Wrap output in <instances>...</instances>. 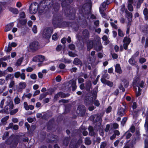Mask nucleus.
Instances as JSON below:
<instances>
[{
  "label": "nucleus",
  "mask_w": 148,
  "mask_h": 148,
  "mask_svg": "<svg viewBox=\"0 0 148 148\" xmlns=\"http://www.w3.org/2000/svg\"><path fill=\"white\" fill-rule=\"evenodd\" d=\"M90 120L93 122L97 123V125H95V127L97 126L99 127L101 125L102 119L101 116L99 114H95L91 116L90 117Z\"/></svg>",
  "instance_id": "20e7f679"
},
{
  "label": "nucleus",
  "mask_w": 148,
  "mask_h": 148,
  "mask_svg": "<svg viewBox=\"0 0 148 148\" xmlns=\"http://www.w3.org/2000/svg\"><path fill=\"white\" fill-rule=\"evenodd\" d=\"M68 54L70 56L72 57H74L77 56L76 54L72 51H69Z\"/></svg>",
  "instance_id": "603ef678"
},
{
  "label": "nucleus",
  "mask_w": 148,
  "mask_h": 148,
  "mask_svg": "<svg viewBox=\"0 0 148 148\" xmlns=\"http://www.w3.org/2000/svg\"><path fill=\"white\" fill-rule=\"evenodd\" d=\"M74 24H75V23L73 22L63 21L61 23V26L63 27H74V26L73 25Z\"/></svg>",
  "instance_id": "ddd939ff"
},
{
  "label": "nucleus",
  "mask_w": 148,
  "mask_h": 148,
  "mask_svg": "<svg viewBox=\"0 0 148 148\" xmlns=\"http://www.w3.org/2000/svg\"><path fill=\"white\" fill-rule=\"evenodd\" d=\"M27 20L26 19H20L19 20V22L22 25H25L27 23Z\"/></svg>",
  "instance_id": "4c0bfd02"
},
{
  "label": "nucleus",
  "mask_w": 148,
  "mask_h": 148,
  "mask_svg": "<svg viewBox=\"0 0 148 148\" xmlns=\"http://www.w3.org/2000/svg\"><path fill=\"white\" fill-rule=\"evenodd\" d=\"M4 112V113L8 114L9 113V112L8 111V105H7L5 106L3 109Z\"/></svg>",
  "instance_id": "79ce46f5"
},
{
  "label": "nucleus",
  "mask_w": 148,
  "mask_h": 148,
  "mask_svg": "<svg viewBox=\"0 0 148 148\" xmlns=\"http://www.w3.org/2000/svg\"><path fill=\"white\" fill-rule=\"evenodd\" d=\"M34 4L35 6H36V5L37 7H36V8H35L34 9L33 11H32V14H35L37 12L38 10L39 7V13H42L43 12H42V10H41V9H43V8L42 7H41V6L40 5V6H39L38 4L36 2H34Z\"/></svg>",
  "instance_id": "9d476101"
},
{
  "label": "nucleus",
  "mask_w": 148,
  "mask_h": 148,
  "mask_svg": "<svg viewBox=\"0 0 148 148\" xmlns=\"http://www.w3.org/2000/svg\"><path fill=\"white\" fill-rule=\"evenodd\" d=\"M89 8L85 5H83L82 8L79 9V20L78 21L79 24L85 27L87 25L86 18L88 17V15L89 14Z\"/></svg>",
  "instance_id": "f03ea898"
},
{
  "label": "nucleus",
  "mask_w": 148,
  "mask_h": 148,
  "mask_svg": "<svg viewBox=\"0 0 148 148\" xmlns=\"http://www.w3.org/2000/svg\"><path fill=\"white\" fill-rule=\"evenodd\" d=\"M78 81L79 84H81L84 82V79L82 77H79L78 79Z\"/></svg>",
  "instance_id": "774afa93"
},
{
  "label": "nucleus",
  "mask_w": 148,
  "mask_h": 148,
  "mask_svg": "<svg viewBox=\"0 0 148 148\" xmlns=\"http://www.w3.org/2000/svg\"><path fill=\"white\" fill-rule=\"evenodd\" d=\"M129 62L130 64L133 65H134L135 63H136L135 60L134 59V58L132 57L131 58L129 59Z\"/></svg>",
  "instance_id": "ea45409f"
},
{
  "label": "nucleus",
  "mask_w": 148,
  "mask_h": 148,
  "mask_svg": "<svg viewBox=\"0 0 148 148\" xmlns=\"http://www.w3.org/2000/svg\"><path fill=\"white\" fill-rule=\"evenodd\" d=\"M14 101L16 104H19L20 102V99L18 97V96L16 97L15 99H14Z\"/></svg>",
  "instance_id": "37998d69"
},
{
  "label": "nucleus",
  "mask_w": 148,
  "mask_h": 148,
  "mask_svg": "<svg viewBox=\"0 0 148 148\" xmlns=\"http://www.w3.org/2000/svg\"><path fill=\"white\" fill-rule=\"evenodd\" d=\"M93 102V98L90 96H87L85 98L84 103L86 106L92 105Z\"/></svg>",
  "instance_id": "1a4fd4ad"
},
{
  "label": "nucleus",
  "mask_w": 148,
  "mask_h": 148,
  "mask_svg": "<svg viewBox=\"0 0 148 148\" xmlns=\"http://www.w3.org/2000/svg\"><path fill=\"white\" fill-rule=\"evenodd\" d=\"M143 1L144 0H138L136 6L137 8L138 9L140 7L141 5L143 3Z\"/></svg>",
  "instance_id": "a19ab883"
},
{
  "label": "nucleus",
  "mask_w": 148,
  "mask_h": 148,
  "mask_svg": "<svg viewBox=\"0 0 148 148\" xmlns=\"http://www.w3.org/2000/svg\"><path fill=\"white\" fill-rule=\"evenodd\" d=\"M129 41L130 43L131 42V40L130 38H128L127 37H125L124 38L123 40V42L127 43Z\"/></svg>",
  "instance_id": "c03bdc74"
},
{
  "label": "nucleus",
  "mask_w": 148,
  "mask_h": 148,
  "mask_svg": "<svg viewBox=\"0 0 148 148\" xmlns=\"http://www.w3.org/2000/svg\"><path fill=\"white\" fill-rule=\"evenodd\" d=\"M97 91L96 90H93L92 92V95L94 98L96 99L97 97Z\"/></svg>",
  "instance_id": "8fccbe9b"
},
{
  "label": "nucleus",
  "mask_w": 148,
  "mask_h": 148,
  "mask_svg": "<svg viewBox=\"0 0 148 148\" xmlns=\"http://www.w3.org/2000/svg\"><path fill=\"white\" fill-rule=\"evenodd\" d=\"M75 46L73 44H70L69 45V48L71 50H74L75 49Z\"/></svg>",
  "instance_id": "de8ad7c7"
},
{
  "label": "nucleus",
  "mask_w": 148,
  "mask_h": 148,
  "mask_svg": "<svg viewBox=\"0 0 148 148\" xmlns=\"http://www.w3.org/2000/svg\"><path fill=\"white\" fill-rule=\"evenodd\" d=\"M9 118V116H6L1 119V121L2 123V125H4L6 124L7 123L6 121Z\"/></svg>",
  "instance_id": "c85d7f7f"
},
{
  "label": "nucleus",
  "mask_w": 148,
  "mask_h": 148,
  "mask_svg": "<svg viewBox=\"0 0 148 148\" xmlns=\"http://www.w3.org/2000/svg\"><path fill=\"white\" fill-rule=\"evenodd\" d=\"M19 136L12 135L5 141L6 144L10 145V148H16L20 140Z\"/></svg>",
  "instance_id": "7ed1b4c3"
},
{
  "label": "nucleus",
  "mask_w": 148,
  "mask_h": 148,
  "mask_svg": "<svg viewBox=\"0 0 148 148\" xmlns=\"http://www.w3.org/2000/svg\"><path fill=\"white\" fill-rule=\"evenodd\" d=\"M60 97L62 98H65L66 97H68L70 95V94H66L62 92H60Z\"/></svg>",
  "instance_id": "f704fd0d"
},
{
  "label": "nucleus",
  "mask_w": 148,
  "mask_h": 148,
  "mask_svg": "<svg viewBox=\"0 0 148 148\" xmlns=\"http://www.w3.org/2000/svg\"><path fill=\"white\" fill-rule=\"evenodd\" d=\"M23 59V57H21L19 58L17 61V63L18 65H20Z\"/></svg>",
  "instance_id": "4d7b16f0"
},
{
  "label": "nucleus",
  "mask_w": 148,
  "mask_h": 148,
  "mask_svg": "<svg viewBox=\"0 0 148 148\" xmlns=\"http://www.w3.org/2000/svg\"><path fill=\"white\" fill-rule=\"evenodd\" d=\"M70 140L71 137L70 136L65 137L64 138L63 141L64 145L66 146H67L69 144Z\"/></svg>",
  "instance_id": "6ab92c4d"
},
{
  "label": "nucleus",
  "mask_w": 148,
  "mask_h": 148,
  "mask_svg": "<svg viewBox=\"0 0 148 148\" xmlns=\"http://www.w3.org/2000/svg\"><path fill=\"white\" fill-rule=\"evenodd\" d=\"M60 61L65 63H70L71 62L70 60L63 58L61 59Z\"/></svg>",
  "instance_id": "c9c22d12"
},
{
  "label": "nucleus",
  "mask_w": 148,
  "mask_h": 148,
  "mask_svg": "<svg viewBox=\"0 0 148 148\" xmlns=\"http://www.w3.org/2000/svg\"><path fill=\"white\" fill-rule=\"evenodd\" d=\"M85 143L87 145H89L91 143V141L89 137H86L85 139Z\"/></svg>",
  "instance_id": "72a5a7b5"
},
{
  "label": "nucleus",
  "mask_w": 148,
  "mask_h": 148,
  "mask_svg": "<svg viewBox=\"0 0 148 148\" xmlns=\"http://www.w3.org/2000/svg\"><path fill=\"white\" fill-rule=\"evenodd\" d=\"M60 96V95L59 92L55 95L54 97V99L55 100H56Z\"/></svg>",
  "instance_id": "69168bd1"
},
{
  "label": "nucleus",
  "mask_w": 148,
  "mask_h": 148,
  "mask_svg": "<svg viewBox=\"0 0 148 148\" xmlns=\"http://www.w3.org/2000/svg\"><path fill=\"white\" fill-rule=\"evenodd\" d=\"M89 37V33L88 30L86 29H84L82 32V37L83 40H87Z\"/></svg>",
  "instance_id": "f8f14e48"
},
{
  "label": "nucleus",
  "mask_w": 148,
  "mask_h": 148,
  "mask_svg": "<svg viewBox=\"0 0 148 148\" xmlns=\"http://www.w3.org/2000/svg\"><path fill=\"white\" fill-rule=\"evenodd\" d=\"M14 78L13 74H9L7 75L5 77L6 81H8L9 79L12 80Z\"/></svg>",
  "instance_id": "7c9ffc66"
},
{
  "label": "nucleus",
  "mask_w": 148,
  "mask_h": 148,
  "mask_svg": "<svg viewBox=\"0 0 148 148\" xmlns=\"http://www.w3.org/2000/svg\"><path fill=\"white\" fill-rule=\"evenodd\" d=\"M135 130V128L134 125H132L130 127L129 130V132H131L132 133H134Z\"/></svg>",
  "instance_id": "3c124183"
},
{
  "label": "nucleus",
  "mask_w": 148,
  "mask_h": 148,
  "mask_svg": "<svg viewBox=\"0 0 148 148\" xmlns=\"http://www.w3.org/2000/svg\"><path fill=\"white\" fill-rule=\"evenodd\" d=\"M26 86V84L25 82H20L19 84L18 87L17 88L18 91V92L21 91L23 89L25 88Z\"/></svg>",
  "instance_id": "dca6fc26"
},
{
  "label": "nucleus",
  "mask_w": 148,
  "mask_h": 148,
  "mask_svg": "<svg viewBox=\"0 0 148 148\" xmlns=\"http://www.w3.org/2000/svg\"><path fill=\"white\" fill-rule=\"evenodd\" d=\"M139 81V78L137 77L134 79L133 80L132 84L133 87H134L136 85H138V83Z\"/></svg>",
  "instance_id": "473e14b6"
},
{
  "label": "nucleus",
  "mask_w": 148,
  "mask_h": 148,
  "mask_svg": "<svg viewBox=\"0 0 148 148\" xmlns=\"http://www.w3.org/2000/svg\"><path fill=\"white\" fill-rule=\"evenodd\" d=\"M106 143L104 142H102L100 146V148H105L106 146Z\"/></svg>",
  "instance_id": "680f3d73"
},
{
  "label": "nucleus",
  "mask_w": 148,
  "mask_h": 148,
  "mask_svg": "<svg viewBox=\"0 0 148 148\" xmlns=\"http://www.w3.org/2000/svg\"><path fill=\"white\" fill-rule=\"evenodd\" d=\"M39 44L37 41H34L31 42L29 45L30 49L33 51H35L38 49Z\"/></svg>",
  "instance_id": "6e6552de"
},
{
  "label": "nucleus",
  "mask_w": 148,
  "mask_h": 148,
  "mask_svg": "<svg viewBox=\"0 0 148 148\" xmlns=\"http://www.w3.org/2000/svg\"><path fill=\"white\" fill-rule=\"evenodd\" d=\"M132 3H128L127 6L128 9V10L131 12H132L133 10V7L132 5Z\"/></svg>",
  "instance_id": "e433bc0d"
},
{
  "label": "nucleus",
  "mask_w": 148,
  "mask_h": 148,
  "mask_svg": "<svg viewBox=\"0 0 148 148\" xmlns=\"http://www.w3.org/2000/svg\"><path fill=\"white\" fill-rule=\"evenodd\" d=\"M94 47V41H89L87 44V51H90V49Z\"/></svg>",
  "instance_id": "4be33fe9"
},
{
  "label": "nucleus",
  "mask_w": 148,
  "mask_h": 148,
  "mask_svg": "<svg viewBox=\"0 0 148 148\" xmlns=\"http://www.w3.org/2000/svg\"><path fill=\"white\" fill-rule=\"evenodd\" d=\"M40 5L41 7L43 8L41 9L42 12H44L46 8L49 9L53 7L54 10L56 12L53 14L52 24L53 27L56 28L59 27L62 20L61 14L57 12L59 9V4L58 3H54L53 0H42L40 2Z\"/></svg>",
  "instance_id": "f257e3e1"
},
{
  "label": "nucleus",
  "mask_w": 148,
  "mask_h": 148,
  "mask_svg": "<svg viewBox=\"0 0 148 148\" xmlns=\"http://www.w3.org/2000/svg\"><path fill=\"white\" fill-rule=\"evenodd\" d=\"M8 9L13 14H16L18 13V10L16 8L10 7Z\"/></svg>",
  "instance_id": "a878e982"
},
{
  "label": "nucleus",
  "mask_w": 148,
  "mask_h": 148,
  "mask_svg": "<svg viewBox=\"0 0 148 148\" xmlns=\"http://www.w3.org/2000/svg\"><path fill=\"white\" fill-rule=\"evenodd\" d=\"M86 108L83 105H80L77 107V112L79 116H84L86 112Z\"/></svg>",
  "instance_id": "0eeeda50"
},
{
  "label": "nucleus",
  "mask_w": 148,
  "mask_h": 148,
  "mask_svg": "<svg viewBox=\"0 0 148 148\" xmlns=\"http://www.w3.org/2000/svg\"><path fill=\"white\" fill-rule=\"evenodd\" d=\"M88 129L89 131V134L90 136H94L95 135V133L94 132L93 127L92 126H89Z\"/></svg>",
  "instance_id": "a211bd4d"
},
{
  "label": "nucleus",
  "mask_w": 148,
  "mask_h": 148,
  "mask_svg": "<svg viewBox=\"0 0 148 148\" xmlns=\"http://www.w3.org/2000/svg\"><path fill=\"white\" fill-rule=\"evenodd\" d=\"M18 111V109L16 108L15 109L11 110L10 112V114L11 115H13L16 114Z\"/></svg>",
  "instance_id": "49530a36"
},
{
  "label": "nucleus",
  "mask_w": 148,
  "mask_h": 148,
  "mask_svg": "<svg viewBox=\"0 0 148 148\" xmlns=\"http://www.w3.org/2000/svg\"><path fill=\"white\" fill-rule=\"evenodd\" d=\"M102 83L104 84L107 85L110 87H112L113 85V83L112 82L108 80H104Z\"/></svg>",
  "instance_id": "b1692460"
},
{
  "label": "nucleus",
  "mask_w": 148,
  "mask_h": 148,
  "mask_svg": "<svg viewBox=\"0 0 148 148\" xmlns=\"http://www.w3.org/2000/svg\"><path fill=\"white\" fill-rule=\"evenodd\" d=\"M45 60L44 56L41 55H38L33 59V61L36 62H42Z\"/></svg>",
  "instance_id": "9b49d317"
},
{
  "label": "nucleus",
  "mask_w": 148,
  "mask_h": 148,
  "mask_svg": "<svg viewBox=\"0 0 148 148\" xmlns=\"http://www.w3.org/2000/svg\"><path fill=\"white\" fill-rule=\"evenodd\" d=\"M21 73L20 72H16L14 74V76L16 78H18L21 75Z\"/></svg>",
  "instance_id": "864d4df0"
},
{
  "label": "nucleus",
  "mask_w": 148,
  "mask_h": 148,
  "mask_svg": "<svg viewBox=\"0 0 148 148\" xmlns=\"http://www.w3.org/2000/svg\"><path fill=\"white\" fill-rule=\"evenodd\" d=\"M70 84H71V86L72 87V90L73 91H75L77 88L76 85V80H71L70 81Z\"/></svg>",
  "instance_id": "f3484780"
},
{
  "label": "nucleus",
  "mask_w": 148,
  "mask_h": 148,
  "mask_svg": "<svg viewBox=\"0 0 148 148\" xmlns=\"http://www.w3.org/2000/svg\"><path fill=\"white\" fill-rule=\"evenodd\" d=\"M109 78V77L108 74L107 73L104 74L102 76V78H101V82H102L104 80H107L106 79H108Z\"/></svg>",
  "instance_id": "c756f323"
},
{
  "label": "nucleus",
  "mask_w": 148,
  "mask_h": 148,
  "mask_svg": "<svg viewBox=\"0 0 148 148\" xmlns=\"http://www.w3.org/2000/svg\"><path fill=\"white\" fill-rule=\"evenodd\" d=\"M127 120V118L125 117L121 121V124L123 126H124V124L125 123Z\"/></svg>",
  "instance_id": "09e8293b"
},
{
  "label": "nucleus",
  "mask_w": 148,
  "mask_h": 148,
  "mask_svg": "<svg viewBox=\"0 0 148 148\" xmlns=\"http://www.w3.org/2000/svg\"><path fill=\"white\" fill-rule=\"evenodd\" d=\"M125 108H123L122 107H120L118 108L117 114L119 116L122 117L125 114Z\"/></svg>",
  "instance_id": "4468645a"
},
{
  "label": "nucleus",
  "mask_w": 148,
  "mask_h": 148,
  "mask_svg": "<svg viewBox=\"0 0 148 148\" xmlns=\"http://www.w3.org/2000/svg\"><path fill=\"white\" fill-rule=\"evenodd\" d=\"M115 68V71L116 72L120 74L122 73V71L119 64H116Z\"/></svg>",
  "instance_id": "bb28decb"
},
{
  "label": "nucleus",
  "mask_w": 148,
  "mask_h": 148,
  "mask_svg": "<svg viewBox=\"0 0 148 148\" xmlns=\"http://www.w3.org/2000/svg\"><path fill=\"white\" fill-rule=\"evenodd\" d=\"M47 95V94L46 93H43L40 94V97L39 98V99L40 100H42L43 98L45 97Z\"/></svg>",
  "instance_id": "13d9d810"
},
{
  "label": "nucleus",
  "mask_w": 148,
  "mask_h": 148,
  "mask_svg": "<svg viewBox=\"0 0 148 148\" xmlns=\"http://www.w3.org/2000/svg\"><path fill=\"white\" fill-rule=\"evenodd\" d=\"M24 108L25 109L27 110H29V106L28 105V104L27 102H25L24 103Z\"/></svg>",
  "instance_id": "052dcab7"
},
{
  "label": "nucleus",
  "mask_w": 148,
  "mask_h": 148,
  "mask_svg": "<svg viewBox=\"0 0 148 148\" xmlns=\"http://www.w3.org/2000/svg\"><path fill=\"white\" fill-rule=\"evenodd\" d=\"M143 14L145 16V18L146 19H148V10L147 8H145L143 10Z\"/></svg>",
  "instance_id": "2f4dec72"
},
{
  "label": "nucleus",
  "mask_w": 148,
  "mask_h": 148,
  "mask_svg": "<svg viewBox=\"0 0 148 148\" xmlns=\"http://www.w3.org/2000/svg\"><path fill=\"white\" fill-rule=\"evenodd\" d=\"M9 102L7 104V105H8L10 108V109H12L13 108L14 105L13 104V101H12L9 100Z\"/></svg>",
  "instance_id": "58836bf2"
},
{
  "label": "nucleus",
  "mask_w": 148,
  "mask_h": 148,
  "mask_svg": "<svg viewBox=\"0 0 148 148\" xmlns=\"http://www.w3.org/2000/svg\"><path fill=\"white\" fill-rule=\"evenodd\" d=\"M52 39L54 40H57L58 39L57 34L55 33L52 36Z\"/></svg>",
  "instance_id": "0e129e2a"
},
{
  "label": "nucleus",
  "mask_w": 148,
  "mask_h": 148,
  "mask_svg": "<svg viewBox=\"0 0 148 148\" xmlns=\"http://www.w3.org/2000/svg\"><path fill=\"white\" fill-rule=\"evenodd\" d=\"M94 49L97 52L102 50V46L99 39H98L94 40Z\"/></svg>",
  "instance_id": "423d86ee"
},
{
  "label": "nucleus",
  "mask_w": 148,
  "mask_h": 148,
  "mask_svg": "<svg viewBox=\"0 0 148 148\" xmlns=\"http://www.w3.org/2000/svg\"><path fill=\"white\" fill-rule=\"evenodd\" d=\"M53 29L51 27H47L45 28L43 31L42 37L46 39H49L51 37L53 32Z\"/></svg>",
  "instance_id": "39448f33"
},
{
  "label": "nucleus",
  "mask_w": 148,
  "mask_h": 148,
  "mask_svg": "<svg viewBox=\"0 0 148 148\" xmlns=\"http://www.w3.org/2000/svg\"><path fill=\"white\" fill-rule=\"evenodd\" d=\"M32 30L34 33H36L37 32V27L36 25H34L32 28Z\"/></svg>",
  "instance_id": "bf43d9fd"
},
{
  "label": "nucleus",
  "mask_w": 148,
  "mask_h": 148,
  "mask_svg": "<svg viewBox=\"0 0 148 148\" xmlns=\"http://www.w3.org/2000/svg\"><path fill=\"white\" fill-rule=\"evenodd\" d=\"M73 63L76 65H80L81 66L83 65L82 61L78 58H75L74 59Z\"/></svg>",
  "instance_id": "aec40b11"
},
{
  "label": "nucleus",
  "mask_w": 148,
  "mask_h": 148,
  "mask_svg": "<svg viewBox=\"0 0 148 148\" xmlns=\"http://www.w3.org/2000/svg\"><path fill=\"white\" fill-rule=\"evenodd\" d=\"M54 120L53 119H52L49 121V122L48 123V124L53 126V124L54 123Z\"/></svg>",
  "instance_id": "338daca9"
},
{
  "label": "nucleus",
  "mask_w": 148,
  "mask_h": 148,
  "mask_svg": "<svg viewBox=\"0 0 148 148\" xmlns=\"http://www.w3.org/2000/svg\"><path fill=\"white\" fill-rule=\"evenodd\" d=\"M9 133L8 132H6L4 133L3 136L2 137L3 140H5L7 137L9 135Z\"/></svg>",
  "instance_id": "6e6d98bb"
},
{
  "label": "nucleus",
  "mask_w": 148,
  "mask_h": 148,
  "mask_svg": "<svg viewBox=\"0 0 148 148\" xmlns=\"http://www.w3.org/2000/svg\"><path fill=\"white\" fill-rule=\"evenodd\" d=\"M144 127L147 133L148 134V115L146 116Z\"/></svg>",
  "instance_id": "cd10ccee"
},
{
  "label": "nucleus",
  "mask_w": 148,
  "mask_h": 148,
  "mask_svg": "<svg viewBox=\"0 0 148 148\" xmlns=\"http://www.w3.org/2000/svg\"><path fill=\"white\" fill-rule=\"evenodd\" d=\"M132 136L129 130H128L124 134L121 138H123L125 137L126 139H128L130 138Z\"/></svg>",
  "instance_id": "412c9836"
},
{
  "label": "nucleus",
  "mask_w": 148,
  "mask_h": 148,
  "mask_svg": "<svg viewBox=\"0 0 148 148\" xmlns=\"http://www.w3.org/2000/svg\"><path fill=\"white\" fill-rule=\"evenodd\" d=\"M118 34L119 36L121 37H123L124 36L122 31L120 29H118Z\"/></svg>",
  "instance_id": "a18cd8bd"
},
{
  "label": "nucleus",
  "mask_w": 148,
  "mask_h": 148,
  "mask_svg": "<svg viewBox=\"0 0 148 148\" xmlns=\"http://www.w3.org/2000/svg\"><path fill=\"white\" fill-rule=\"evenodd\" d=\"M99 134L100 135L103 136L104 134V131L102 129H100L99 130Z\"/></svg>",
  "instance_id": "e2e57ef3"
},
{
  "label": "nucleus",
  "mask_w": 148,
  "mask_h": 148,
  "mask_svg": "<svg viewBox=\"0 0 148 148\" xmlns=\"http://www.w3.org/2000/svg\"><path fill=\"white\" fill-rule=\"evenodd\" d=\"M14 25V23H11L7 25V26L5 29V32H7L8 31H10L12 27Z\"/></svg>",
  "instance_id": "393cba45"
},
{
  "label": "nucleus",
  "mask_w": 148,
  "mask_h": 148,
  "mask_svg": "<svg viewBox=\"0 0 148 148\" xmlns=\"http://www.w3.org/2000/svg\"><path fill=\"white\" fill-rule=\"evenodd\" d=\"M92 84L91 81L88 80L85 83V89L88 92H90V89H92Z\"/></svg>",
  "instance_id": "2eb2a0df"
},
{
  "label": "nucleus",
  "mask_w": 148,
  "mask_h": 148,
  "mask_svg": "<svg viewBox=\"0 0 148 148\" xmlns=\"http://www.w3.org/2000/svg\"><path fill=\"white\" fill-rule=\"evenodd\" d=\"M127 20L129 22H130L132 20V13L129 12H125Z\"/></svg>",
  "instance_id": "5701e85b"
},
{
  "label": "nucleus",
  "mask_w": 148,
  "mask_h": 148,
  "mask_svg": "<svg viewBox=\"0 0 148 148\" xmlns=\"http://www.w3.org/2000/svg\"><path fill=\"white\" fill-rule=\"evenodd\" d=\"M93 102L95 106L97 107H99V106L100 103L98 100L95 99L94 100Z\"/></svg>",
  "instance_id": "5fc2aeb1"
}]
</instances>
